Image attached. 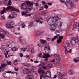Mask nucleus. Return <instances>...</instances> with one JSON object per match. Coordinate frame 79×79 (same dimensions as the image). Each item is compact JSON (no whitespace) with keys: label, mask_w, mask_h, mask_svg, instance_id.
<instances>
[{"label":"nucleus","mask_w":79,"mask_h":79,"mask_svg":"<svg viewBox=\"0 0 79 79\" xmlns=\"http://www.w3.org/2000/svg\"><path fill=\"white\" fill-rule=\"evenodd\" d=\"M13 43H14V42L12 41L8 42L7 43V47H9V48H11V50L12 51H17V50H18V48H17L16 47H14V48H11V44H13Z\"/></svg>","instance_id":"obj_6"},{"label":"nucleus","mask_w":79,"mask_h":79,"mask_svg":"<svg viewBox=\"0 0 79 79\" xmlns=\"http://www.w3.org/2000/svg\"><path fill=\"white\" fill-rule=\"evenodd\" d=\"M31 73H32V74H33L35 76H37V73H35V72H34V71H31Z\"/></svg>","instance_id":"obj_31"},{"label":"nucleus","mask_w":79,"mask_h":79,"mask_svg":"<svg viewBox=\"0 0 79 79\" xmlns=\"http://www.w3.org/2000/svg\"><path fill=\"white\" fill-rule=\"evenodd\" d=\"M20 7L21 9L23 10H25L27 9V5H26V3H22L21 4Z\"/></svg>","instance_id":"obj_12"},{"label":"nucleus","mask_w":79,"mask_h":79,"mask_svg":"<svg viewBox=\"0 0 79 79\" xmlns=\"http://www.w3.org/2000/svg\"><path fill=\"white\" fill-rule=\"evenodd\" d=\"M22 38H23L22 36H19V37L18 39H19V41H20V42L22 40H21V39H22Z\"/></svg>","instance_id":"obj_40"},{"label":"nucleus","mask_w":79,"mask_h":79,"mask_svg":"<svg viewBox=\"0 0 79 79\" xmlns=\"http://www.w3.org/2000/svg\"><path fill=\"white\" fill-rule=\"evenodd\" d=\"M73 28H72V30H73L74 29H76V27L77 26H76V24H75L72 26Z\"/></svg>","instance_id":"obj_36"},{"label":"nucleus","mask_w":79,"mask_h":79,"mask_svg":"<svg viewBox=\"0 0 79 79\" xmlns=\"http://www.w3.org/2000/svg\"><path fill=\"white\" fill-rule=\"evenodd\" d=\"M38 72L40 73V79H42V77H43L44 79H48V77L46 76V75H45L44 70L40 68H39L38 70Z\"/></svg>","instance_id":"obj_3"},{"label":"nucleus","mask_w":79,"mask_h":79,"mask_svg":"<svg viewBox=\"0 0 79 79\" xmlns=\"http://www.w3.org/2000/svg\"><path fill=\"white\" fill-rule=\"evenodd\" d=\"M23 64V66H28V65H27V64L26 63H24Z\"/></svg>","instance_id":"obj_43"},{"label":"nucleus","mask_w":79,"mask_h":79,"mask_svg":"<svg viewBox=\"0 0 79 79\" xmlns=\"http://www.w3.org/2000/svg\"><path fill=\"white\" fill-rule=\"evenodd\" d=\"M26 49H27V48H21V51H22V52H25V51H26Z\"/></svg>","instance_id":"obj_38"},{"label":"nucleus","mask_w":79,"mask_h":79,"mask_svg":"<svg viewBox=\"0 0 79 79\" xmlns=\"http://www.w3.org/2000/svg\"><path fill=\"white\" fill-rule=\"evenodd\" d=\"M2 2L3 3V4H8L7 6H9V5H11V1L10 0H9V1H7V0H6Z\"/></svg>","instance_id":"obj_17"},{"label":"nucleus","mask_w":79,"mask_h":79,"mask_svg":"<svg viewBox=\"0 0 79 79\" xmlns=\"http://www.w3.org/2000/svg\"><path fill=\"white\" fill-rule=\"evenodd\" d=\"M8 65V61L6 60H4L0 67V73L1 71L3 72L5 71V68Z\"/></svg>","instance_id":"obj_4"},{"label":"nucleus","mask_w":79,"mask_h":79,"mask_svg":"<svg viewBox=\"0 0 79 79\" xmlns=\"http://www.w3.org/2000/svg\"><path fill=\"white\" fill-rule=\"evenodd\" d=\"M22 45H25L26 44V41L24 40H22L20 42Z\"/></svg>","instance_id":"obj_28"},{"label":"nucleus","mask_w":79,"mask_h":79,"mask_svg":"<svg viewBox=\"0 0 79 79\" xmlns=\"http://www.w3.org/2000/svg\"><path fill=\"white\" fill-rule=\"evenodd\" d=\"M38 56L39 57H41V56H42V53H39L38 55Z\"/></svg>","instance_id":"obj_46"},{"label":"nucleus","mask_w":79,"mask_h":79,"mask_svg":"<svg viewBox=\"0 0 79 79\" xmlns=\"http://www.w3.org/2000/svg\"><path fill=\"white\" fill-rule=\"evenodd\" d=\"M7 24L6 25V26L7 28L11 29V28H13L14 27L12 25H13L14 23L13 21H8L7 22Z\"/></svg>","instance_id":"obj_8"},{"label":"nucleus","mask_w":79,"mask_h":79,"mask_svg":"<svg viewBox=\"0 0 79 79\" xmlns=\"http://www.w3.org/2000/svg\"><path fill=\"white\" fill-rule=\"evenodd\" d=\"M24 23L23 22H19V26H22L23 24H24Z\"/></svg>","instance_id":"obj_32"},{"label":"nucleus","mask_w":79,"mask_h":79,"mask_svg":"<svg viewBox=\"0 0 79 79\" xmlns=\"http://www.w3.org/2000/svg\"><path fill=\"white\" fill-rule=\"evenodd\" d=\"M14 69H15V71H18V70H19V69H17L16 68H15Z\"/></svg>","instance_id":"obj_54"},{"label":"nucleus","mask_w":79,"mask_h":79,"mask_svg":"<svg viewBox=\"0 0 79 79\" xmlns=\"http://www.w3.org/2000/svg\"><path fill=\"white\" fill-rule=\"evenodd\" d=\"M23 73L24 74H27L31 73V70L29 69H25L23 70Z\"/></svg>","instance_id":"obj_13"},{"label":"nucleus","mask_w":79,"mask_h":79,"mask_svg":"<svg viewBox=\"0 0 79 79\" xmlns=\"http://www.w3.org/2000/svg\"><path fill=\"white\" fill-rule=\"evenodd\" d=\"M55 60H56V61L57 62V63H59V62L60 61V60H61V58L59 55H56L55 56Z\"/></svg>","instance_id":"obj_18"},{"label":"nucleus","mask_w":79,"mask_h":79,"mask_svg":"<svg viewBox=\"0 0 79 79\" xmlns=\"http://www.w3.org/2000/svg\"><path fill=\"white\" fill-rule=\"evenodd\" d=\"M3 5V2H0V5Z\"/></svg>","instance_id":"obj_60"},{"label":"nucleus","mask_w":79,"mask_h":79,"mask_svg":"<svg viewBox=\"0 0 79 79\" xmlns=\"http://www.w3.org/2000/svg\"><path fill=\"white\" fill-rule=\"evenodd\" d=\"M76 38L75 37L72 38L70 41V43L72 45H75V44H76Z\"/></svg>","instance_id":"obj_19"},{"label":"nucleus","mask_w":79,"mask_h":79,"mask_svg":"<svg viewBox=\"0 0 79 79\" xmlns=\"http://www.w3.org/2000/svg\"><path fill=\"white\" fill-rule=\"evenodd\" d=\"M25 3L27 6H32L33 5V3L30 2L29 1H26Z\"/></svg>","instance_id":"obj_22"},{"label":"nucleus","mask_w":79,"mask_h":79,"mask_svg":"<svg viewBox=\"0 0 79 79\" xmlns=\"http://www.w3.org/2000/svg\"><path fill=\"white\" fill-rule=\"evenodd\" d=\"M4 55H5V57L6 58H8V56H7V54L6 53H4Z\"/></svg>","instance_id":"obj_51"},{"label":"nucleus","mask_w":79,"mask_h":79,"mask_svg":"<svg viewBox=\"0 0 79 79\" xmlns=\"http://www.w3.org/2000/svg\"><path fill=\"white\" fill-rule=\"evenodd\" d=\"M58 36H60V34H57V35H56L54 36V38L55 39H56V38H57V37H58Z\"/></svg>","instance_id":"obj_41"},{"label":"nucleus","mask_w":79,"mask_h":79,"mask_svg":"<svg viewBox=\"0 0 79 79\" xmlns=\"http://www.w3.org/2000/svg\"><path fill=\"white\" fill-rule=\"evenodd\" d=\"M44 33V31H39L37 32L36 33L35 35L36 36H40L42 35Z\"/></svg>","instance_id":"obj_20"},{"label":"nucleus","mask_w":79,"mask_h":79,"mask_svg":"<svg viewBox=\"0 0 79 79\" xmlns=\"http://www.w3.org/2000/svg\"><path fill=\"white\" fill-rule=\"evenodd\" d=\"M20 56L21 57H23V54H20Z\"/></svg>","instance_id":"obj_62"},{"label":"nucleus","mask_w":79,"mask_h":79,"mask_svg":"<svg viewBox=\"0 0 79 79\" xmlns=\"http://www.w3.org/2000/svg\"><path fill=\"white\" fill-rule=\"evenodd\" d=\"M46 43L47 41L43 40H41L40 43L37 44V45L38 47H43L44 44H45Z\"/></svg>","instance_id":"obj_9"},{"label":"nucleus","mask_w":79,"mask_h":79,"mask_svg":"<svg viewBox=\"0 0 79 79\" xmlns=\"http://www.w3.org/2000/svg\"><path fill=\"white\" fill-rule=\"evenodd\" d=\"M44 49L48 51V52H49V53H50L51 50H50V46H49V44H48L45 45Z\"/></svg>","instance_id":"obj_15"},{"label":"nucleus","mask_w":79,"mask_h":79,"mask_svg":"<svg viewBox=\"0 0 79 79\" xmlns=\"http://www.w3.org/2000/svg\"><path fill=\"white\" fill-rule=\"evenodd\" d=\"M67 3L65 1L62 0H60L61 3H64L67 6H69V9H71V8H75V6L74 5H72V1L71 0H66Z\"/></svg>","instance_id":"obj_2"},{"label":"nucleus","mask_w":79,"mask_h":79,"mask_svg":"<svg viewBox=\"0 0 79 79\" xmlns=\"http://www.w3.org/2000/svg\"><path fill=\"white\" fill-rule=\"evenodd\" d=\"M18 61L17 60H14V65H16V64H18Z\"/></svg>","instance_id":"obj_33"},{"label":"nucleus","mask_w":79,"mask_h":79,"mask_svg":"<svg viewBox=\"0 0 79 79\" xmlns=\"http://www.w3.org/2000/svg\"><path fill=\"white\" fill-rule=\"evenodd\" d=\"M42 3L43 5H44L45 8H46V9H47V8H48V6L47 5V4L46 2H45L44 1H42Z\"/></svg>","instance_id":"obj_25"},{"label":"nucleus","mask_w":79,"mask_h":79,"mask_svg":"<svg viewBox=\"0 0 79 79\" xmlns=\"http://www.w3.org/2000/svg\"><path fill=\"white\" fill-rule=\"evenodd\" d=\"M0 49L2 50V51H4V50H5L6 51V53L7 55L8 54V52H9V51H7L6 50H7V46L5 45H3L1 47V48H0Z\"/></svg>","instance_id":"obj_11"},{"label":"nucleus","mask_w":79,"mask_h":79,"mask_svg":"<svg viewBox=\"0 0 79 79\" xmlns=\"http://www.w3.org/2000/svg\"><path fill=\"white\" fill-rule=\"evenodd\" d=\"M11 62L7 61V65H11Z\"/></svg>","instance_id":"obj_49"},{"label":"nucleus","mask_w":79,"mask_h":79,"mask_svg":"<svg viewBox=\"0 0 79 79\" xmlns=\"http://www.w3.org/2000/svg\"><path fill=\"white\" fill-rule=\"evenodd\" d=\"M47 68H50L51 66H52V64H47Z\"/></svg>","instance_id":"obj_35"},{"label":"nucleus","mask_w":79,"mask_h":79,"mask_svg":"<svg viewBox=\"0 0 79 79\" xmlns=\"http://www.w3.org/2000/svg\"><path fill=\"white\" fill-rule=\"evenodd\" d=\"M56 76L57 77L59 78L61 77V79H65L64 76H65V75H62V74H61V73H60V72H57Z\"/></svg>","instance_id":"obj_10"},{"label":"nucleus","mask_w":79,"mask_h":79,"mask_svg":"<svg viewBox=\"0 0 79 79\" xmlns=\"http://www.w3.org/2000/svg\"><path fill=\"white\" fill-rule=\"evenodd\" d=\"M45 75H46L48 77L50 78L52 76L51 72L50 71H47L45 73Z\"/></svg>","instance_id":"obj_21"},{"label":"nucleus","mask_w":79,"mask_h":79,"mask_svg":"<svg viewBox=\"0 0 79 79\" xmlns=\"http://www.w3.org/2000/svg\"><path fill=\"white\" fill-rule=\"evenodd\" d=\"M31 53H33L34 52V48L31 49Z\"/></svg>","instance_id":"obj_48"},{"label":"nucleus","mask_w":79,"mask_h":79,"mask_svg":"<svg viewBox=\"0 0 79 79\" xmlns=\"http://www.w3.org/2000/svg\"><path fill=\"white\" fill-rule=\"evenodd\" d=\"M26 27V25L24 24L22 26V28H24Z\"/></svg>","instance_id":"obj_52"},{"label":"nucleus","mask_w":79,"mask_h":79,"mask_svg":"<svg viewBox=\"0 0 79 79\" xmlns=\"http://www.w3.org/2000/svg\"><path fill=\"white\" fill-rule=\"evenodd\" d=\"M63 47L64 48L65 50V53H68V52H69V51L67 50V47L65 46H64Z\"/></svg>","instance_id":"obj_30"},{"label":"nucleus","mask_w":79,"mask_h":79,"mask_svg":"<svg viewBox=\"0 0 79 79\" xmlns=\"http://www.w3.org/2000/svg\"><path fill=\"white\" fill-rule=\"evenodd\" d=\"M50 57H51V56L49 55V54L47 53V54H44L43 58H45L44 60L46 61L48 60V58H50Z\"/></svg>","instance_id":"obj_14"},{"label":"nucleus","mask_w":79,"mask_h":79,"mask_svg":"<svg viewBox=\"0 0 79 79\" xmlns=\"http://www.w3.org/2000/svg\"><path fill=\"white\" fill-rule=\"evenodd\" d=\"M55 27H56V26L55 24H52L50 25V29L51 31H55Z\"/></svg>","instance_id":"obj_16"},{"label":"nucleus","mask_w":79,"mask_h":79,"mask_svg":"<svg viewBox=\"0 0 79 79\" xmlns=\"http://www.w3.org/2000/svg\"><path fill=\"white\" fill-rule=\"evenodd\" d=\"M6 73H8L9 74H10V73H11V74H13V73L12 72L11 73V71H7L6 72Z\"/></svg>","instance_id":"obj_50"},{"label":"nucleus","mask_w":79,"mask_h":79,"mask_svg":"<svg viewBox=\"0 0 79 79\" xmlns=\"http://www.w3.org/2000/svg\"><path fill=\"white\" fill-rule=\"evenodd\" d=\"M55 40V39L53 38L52 39L51 41H52V42H53Z\"/></svg>","instance_id":"obj_58"},{"label":"nucleus","mask_w":79,"mask_h":79,"mask_svg":"<svg viewBox=\"0 0 79 79\" xmlns=\"http://www.w3.org/2000/svg\"><path fill=\"white\" fill-rule=\"evenodd\" d=\"M14 15L15 13H13L12 14V16H11L10 15H9V18H10V19H12V18H15V16H14Z\"/></svg>","instance_id":"obj_29"},{"label":"nucleus","mask_w":79,"mask_h":79,"mask_svg":"<svg viewBox=\"0 0 79 79\" xmlns=\"http://www.w3.org/2000/svg\"><path fill=\"white\" fill-rule=\"evenodd\" d=\"M32 10V8L31 9L30 8H28L27 10L26 11H23L21 12V15L22 16H24L25 17H27V16H31L32 14H31L26 15L27 13H29L31 10Z\"/></svg>","instance_id":"obj_5"},{"label":"nucleus","mask_w":79,"mask_h":79,"mask_svg":"<svg viewBox=\"0 0 79 79\" xmlns=\"http://www.w3.org/2000/svg\"><path fill=\"white\" fill-rule=\"evenodd\" d=\"M48 5L51 6L52 5V3H49L48 4Z\"/></svg>","instance_id":"obj_63"},{"label":"nucleus","mask_w":79,"mask_h":79,"mask_svg":"<svg viewBox=\"0 0 79 79\" xmlns=\"http://www.w3.org/2000/svg\"><path fill=\"white\" fill-rule=\"evenodd\" d=\"M42 69H46L47 68V67H45V66H42Z\"/></svg>","instance_id":"obj_42"},{"label":"nucleus","mask_w":79,"mask_h":79,"mask_svg":"<svg viewBox=\"0 0 79 79\" xmlns=\"http://www.w3.org/2000/svg\"><path fill=\"white\" fill-rule=\"evenodd\" d=\"M56 35H57V34H60V31H57V30L56 31Z\"/></svg>","instance_id":"obj_45"},{"label":"nucleus","mask_w":79,"mask_h":79,"mask_svg":"<svg viewBox=\"0 0 79 79\" xmlns=\"http://www.w3.org/2000/svg\"><path fill=\"white\" fill-rule=\"evenodd\" d=\"M31 69L32 70H35V69H36V67H32Z\"/></svg>","instance_id":"obj_47"},{"label":"nucleus","mask_w":79,"mask_h":79,"mask_svg":"<svg viewBox=\"0 0 79 79\" xmlns=\"http://www.w3.org/2000/svg\"><path fill=\"white\" fill-rule=\"evenodd\" d=\"M27 79H33V76L31 75H28L26 77Z\"/></svg>","instance_id":"obj_27"},{"label":"nucleus","mask_w":79,"mask_h":79,"mask_svg":"<svg viewBox=\"0 0 79 79\" xmlns=\"http://www.w3.org/2000/svg\"><path fill=\"white\" fill-rule=\"evenodd\" d=\"M50 23H51L54 24L55 23L56 24L57 26H58V20L59 19L58 17H53L52 18H51L50 19Z\"/></svg>","instance_id":"obj_7"},{"label":"nucleus","mask_w":79,"mask_h":79,"mask_svg":"<svg viewBox=\"0 0 79 79\" xmlns=\"http://www.w3.org/2000/svg\"><path fill=\"white\" fill-rule=\"evenodd\" d=\"M62 39H63V36H60L59 38L57 40V44H60L61 42V40Z\"/></svg>","instance_id":"obj_24"},{"label":"nucleus","mask_w":79,"mask_h":79,"mask_svg":"<svg viewBox=\"0 0 79 79\" xmlns=\"http://www.w3.org/2000/svg\"><path fill=\"white\" fill-rule=\"evenodd\" d=\"M56 60H52L51 61V62H52V63H54V62H55V61Z\"/></svg>","instance_id":"obj_55"},{"label":"nucleus","mask_w":79,"mask_h":79,"mask_svg":"<svg viewBox=\"0 0 79 79\" xmlns=\"http://www.w3.org/2000/svg\"><path fill=\"white\" fill-rule=\"evenodd\" d=\"M68 73L70 75H73L74 74V72L72 69H70L68 71Z\"/></svg>","instance_id":"obj_26"},{"label":"nucleus","mask_w":79,"mask_h":79,"mask_svg":"<svg viewBox=\"0 0 79 79\" xmlns=\"http://www.w3.org/2000/svg\"><path fill=\"white\" fill-rule=\"evenodd\" d=\"M35 5L36 6H37L38 5H39V4L37 3H35Z\"/></svg>","instance_id":"obj_56"},{"label":"nucleus","mask_w":79,"mask_h":79,"mask_svg":"<svg viewBox=\"0 0 79 79\" xmlns=\"http://www.w3.org/2000/svg\"><path fill=\"white\" fill-rule=\"evenodd\" d=\"M3 34H4L5 35H7L8 36H9V35H10L9 33H8V31H4Z\"/></svg>","instance_id":"obj_34"},{"label":"nucleus","mask_w":79,"mask_h":79,"mask_svg":"<svg viewBox=\"0 0 79 79\" xmlns=\"http://www.w3.org/2000/svg\"><path fill=\"white\" fill-rule=\"evenodd\" d=\"M73 61H74L75 63H77V62H78V60H77V59H75L73 60Z\"/></svg>","instance_id":"obj_44"},{"label":"nucleus","mask_w":79,"mask_h":79,"mask_svg":"<svg viewBox=\"0 0 79 79\" xmlns=\"http://www.w3.org/2000/svg\"><path fill=\"white\" fill-rule=\"evenodd\" d=\"M51 39H50V38H47V40H48V41H50Z\"/></svg>","instance_id":"obj_57"},{"label":"nucleus","mask_w":79,"mask_h":79,"mask_svg":"<svg viewBox=\"0 0 79 79\" xmlns=\"http://www.w3.org/2000/svg\"><path fill=\"white\" fill-rule=\"evenodd\" d=\"M34 62L35 63H39V61L37 60H36Z\"/></svg>","instance_id":"obj_59"},{"label":"nucleus","mask_w":79,"mask_h":79,"mask_svg":"<svg viewBox=\"0 0 79 79\" xmlns=\"http://www.w3.org/2000/svg\"><path fill=\"white\" fill-rule=\"evenodd\" d=\"M56 77V75H55L54 77H53V78L54 79H55Z\"/></svg>","instance_id":"obj_64"},{"label":"nucleus","mask_w":79,"mask_h":79,"mask_svg":"<svg viewBox=\"0 0 79 79\" xmlns=\"http://www.w3.org/2000/svg\"><path fill=\"white\" fill-rule=\"evenodd\" d=\"M3 8L4 10L1 12V15H3V14H4L5 12L6 11V10H7V11H8L9 10H11V11H12V10H14V11H16V12H19V10L11 6H9L7 7L6 8H6H5V7H3Z\"/></svg>","instance_id":"obj_1"},{"label":"nucleus","mask_w":79,"mask_h":79,"mask_svg":"<svg viewBox=\"0 0 79 79\" xmlns=\"http://www.w3.org/2000/svg\"><path fill=\"white\" fill-rule=\"evenodd\" d=\"M2 19H5V17L4 15L2 16Z\"/></svg>","instance_id":"obj_53"},{"label":"nucleus","mask_w":79,"mask_h":79,"mask_svg":"<svg viewBox=\"0 0 79 79\" xmlns=\"http://www.w3.org/2000/svg\"><path fill=\"white\" fill-rule=\"evenodd\" d=\"M33 23L32 22H30L29 25V26H30V27H32V26H33Z\"/></svg>","instance_id":"obj_39"},{"label":"nucleus","mask_w":79,"mask_h":79,"mask_svg":"<svg viewBox=\"0 0 79 79\" xmlns=\"http://www.w3.org/2000/svg\"><path fill=\"white\" fill-rule=\"evenodd\" d=\"M69 53H71L72 52V51L71 50V49H69Z\"/></svg>","instance_id":"obj_61"},{"label":"nucleus","mask_w":79,"mask_h":79,"mask_svg":"<svg viewBox=\"0 0 79 79\" xmlns=\"http://www.w3.org/2000/svg\"><path fill=\"white\" fill-rule=\"evenodd\" d=\"M2 38V39H4V38H5V35L1 34L0 33V38Z\"/></svg>","instance_id":"obj_37"},{"label":"nucleus","mask_w":79,"mask_h":79,"mask_svg":"<svg viewBox=\"0 0 79 79\" xmlns=\"http://www.w3.org/2000/svg\"><path fill=\"white\" fill-rule=\"evenodd\" d=\"M40 19H41L42 20L43 19L42 18H41V17H39L38 19H37L36 22H37V23H39L40 22V24H42L43 23V21H40Z\"/></svg>","instance_id":"obj_23"}]
</instances>
